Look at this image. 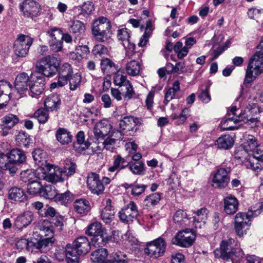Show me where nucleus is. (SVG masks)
Masks as SVG:
<instances>
[{
    "instance_id": "f257e3e1",
    "label": "nucleus",
    "mask_w": 263,
    "mask_h": 263,
    "mask_svg": "<svg viewBox=\"0 0 263 263\" xmlns=\"http://www.w3.org/2000/svg\"><path fill=\"white\" fill-rule=\"evenodd\" d=\"M61 59L55 54L48 55L37 62L36 70L47 77H52L58 72L60 83H67L68 78L74 74L73 68L68 63L61 65Z\"/></svg>"
},
{
    "instance_id": "f03ea898",
    "label": "nucleus",
    "mask_w": 263,
    "mask_h": 263,
    "mask_svg": "<svg viewBox=\"0 0 263 263\" xmlns=\"http://www.w3.org/2000/svg\"><path fill=\"white\" fill-rule=\"evenodd\" d=\"M91 249L90 242L84 236L77 238L72 244L65 247V254L67 263H78L79 256L86 254Z\"/></svg>"
},
{
    "instance_id": "7ed1b4c3",
    "label": "nucleus",
    "mask_w": 263,
    "mask_h": 263,
    "mask_svg": "<svg viewBox=\"0 0 263 263\" xmlns=\"http://www.w3.org/2000/svg\"><path fill=\"white\" fill-rule=\"evenodd\" d=\"M263 209V204L259 203L251 206L247 213L239 212L235 217L234 228L236 234L240 237L244 234V229L251 225V218L259 215Z\"/></svg>"
},
{
    "instance_id": "20e7f679",
    "label": "nucleus",
    "mask_w": 263,
    "mask_h": 263,
    "mask_svg": "<svg viewBox=\"0 0 263 263\" xmlns=\"http://www.w3.org/2000/svg\"><path fill=\"white\" fill-rule=\"evenodd\" d=\"M262 73H263V50H258L249 60L243 84L250 83Z\"/></svg>"
},
{
    "instance_id": "39448f33",
    "label": "nucleus",
    "mask_w": 263,
    "mask_h": 263,
    "mask_svg": "<svg viewBox=\"0 0 263 263\" xmlns=\"http://www.w3.org/2000/svg\"><path fill=\"white\" fill-rule=\"evenodd\" d=\"M111 27L110 21L106 17L101 16L93 22L92 33L98 41L104 42L112 34Z\"/></svg>"
},
{
    "instance_id": "423d86ee",
    "label": "nucleus",
    "mask_w": 263,
    "mask_h": 263,
    "mask_svg": "<svg viewBox=\"0 0 263 263\" xmlns=\"http://www.w3.org/2000/svg\"><path fill=\"white\" fill-rule=\"evenodd\" d=\"M263 111V109L256 103L249 104L243 112L239 113L238 118L235 121H241L242 123L255 126L259 121V115Z\"/></svg>"
},
{
    "instance_id": "0eeeda50",
    "label": "nucleus",
    "mask_w": 263,
    "mask_h": 263,
    "mask_svg": "<svg viewBox=\"0 0 263 263\" xmlns=\"http://www.w3.org/2000/svg\"><path fill=\"white\" fill-rule=\"evenodd\" d=\"M243 163L247 168L258 172L263 169V147L258 146L252 153L245 157Z\"/></svg>"
},
{
    "instance_id": "6e6552de",
    "label": "nucleus",
    "mask_w": 263,
    "mask_h": 263,
    "mask_svg": "<svg viewBox=\"0 0 263 263\" xmlns=\"http://www.w3.org/2000/svg\"><path fill=\"white\" fill-rule=\"evenodd\" d=\"M35 235L34 234L33 237L28 239H22L18 240L16 243L17 248L20 250L25 249L29 251H32L33 249H36L41 252H46V249L50 245V241H40L36 239Z\"/></svg>"
},
{
    "instance_id": "1a4fd4ad",
    "label": "nucleus",
    "mask_w": 263,
    "mask_h": 263,
    "mask_svg": "<svg viewBox=\"0 0 263 263\" xmlns=\"http://www.w3.org/2000/svg\"><path fill=\"white\" fill-rule=\"evenodd\" d=\"M231 172V167H220L213 174L211 182L212 186L217 189H224L229 184L230 180V174Z\"/></svg>"
},
{
    "instance_id": "9d476101",
    "label": "nucleus",
    "mask_w": 263,
    "mask_h": 263,
    "mask_svg": "<svg viewBox=\"0 0 263 263\" xmlns=\"http://www.w3.org/2000/svg\"><path fill=\"white\" fill-rule=\"evenodd\" d=\"M166 248V243L165 239L159 237L147 243L144 249V253L151 257L157 258L164 255Z\"/></svg>"
},
{
    "instance_id": "9b49d317",
    "label": "nucleus",
    "mask_w": 263,
    "mask_h": 263,
    "mask_svg": "<svg viewBox=\"0 0 263 263\" xmlns=\"http://www.w3.org/2000/svg\"><path fill=\"white\" fill-rule=\"evenodd\" d=\"M196 239V235L190 229L178 232L172 239V243L181 247L187 248L192 246Z\"/></svg>"
},
{
    "instance_id": "f8f14e48",
    "label": "nucleus",
    "mask_w": 263,
    "mask_h": 263,
    "mask_svg": "<svg viewBox=\"0 0 263 263\" xmlns=\"http://www.w3.org/2000/svg\"><path fill=\"white\" fill-rule=\"evenodd\" d=\"M139 215L138 207L133 201H130L119 212V216L121 221L127 223L133 221L134 219H136Z\"/></svg>"
},
{
    "instance_id": "ddd939ff",
    "label": "nucleus",
    "mask_w": 263,
    "mask_h": 263,
    "mask_svg": "<svg viewBox=\"0 0 263 263\" xmlns=\"http://www.w3.org/2000/svg\"><path fill=\"white\" fill-rule=\"evenodd\" d=\"M143 123L141 118L133 116H124L120 120L119 126L121 131L136 133L138 130L136 126H140Z\"/></svg>"
},
{
    "instance_id": "4468645a",
    "label": "nucleus",
    "mask_w": 263,
    "mask_h": 263,
    "mask_svg": "<svg viewBox=\"0 0 263 263\" xmlns=\"http://www.w3.org/2000/svg\"><path fill=\"white\" fill-rule=\"evenodd\" d=\"M20 121L18 117L14 114H8L1 119L0 129L1 135L6 136L12 133V128Z\"/></svg>"
},
{
    "instance_id": "2eb2a0df",
    "label": "nucleus",
    "mask_w": 263,
    "mask_h": 263,
    "mask_svg": "<svg viewBox=\"0 0 263 263\" xmlns=\"http://www.w3.org/2000/svg\"><path fill=\"white\" fill-rule=\"evenodd\" d=\"M234 243L235 240L232 238L222 240L219 248L214 251L215 257L226 261H229L230 255L235 248Z\"/></svg>"
},
{
    "instance_id": "dca6fc26",
    "label": "nucleus",
    "mask_w": 263,
    "mask_h": 263,
    "mask_svg": "<svg viewBox=\"0 0 263 263\" xmlns=\"http://www.w3.org/2000/svg\"><path fill=\"white\" fill-rule=\"evenodd\" d=\"M87 184L92 194L99 195L103 193L104 186L98 174L92 172L88 174Z\"/></svg>"
},
{
    "instance_id": "f3484780",
    "label": "nucleus",
    "mask_w": 263,
    "mask_h": 263,
    "mask_svg": "<svg viewBox=\"0 0 263 263\" xmlns=\"http://www.w3.org/2000/svg\"><path fill=\"white\" fill-rule=\"evenodd\" d=\"M20 9L27 17L36 16L40 10L39 4L33 0H27L20 5Z\"/></svg>"
},
{
    "instance_id": "a211bd4d",
    "label": "nucleus",
    "mask_w": 263,
    "mask_h": 263,
    "mask_svg": "<svg viewBox=\"0 0 263 263\" xmlns=\"http://www.w3.org/2000/svg\"><path fill=\"white\" fill-rule=\"evenodd\" d=\"M45 79L43 76H37L35 80H31L29 83V89H28V95L33 98L43 93L45 89Z\"/></svg>"
},
{
    "instance_id": "6ab92c4d",
    "label": "nucleus",
    "mask_w": 263,
    "mask_h": 263,
    "mask_svg": "<svg viewBox=\"0 0 263 263\" xmlns=\"http://www.w3.org/2000/svg\"><path fill=\"white\" fill-rule=\"evenodd\" d=\"M28 75L25 72L18 74L15 80L14 87L17 92L20 95L24 94L28 91V87L30 82Z\"/></svg>"
},
{
    "instance_id": "aec40b11",
    "label": "nucleus",
    "mask_w": 263,
    "mask_h": 263,
    "mask_svg": "<svg viewBox=\"0 0 263 263\" xmlns=\"http://www.w3.org/2000/svg\"><path fill=\"white\" fill-rule=\"evenodd\" d=\"M26 158L24 152L18 148L13 149L8 153V159H9L10 163L15 168L14 170V174L17 171L18 165L24 163Z\"/></svg>"
},
{
    "instance_id": "412c9836",
    "label": "nucleus",
    "mask_w": 263,
    "mask_h": 263,
    "mask_svg": "<svg viewBox=\"0 0 263 263\" xmlns=\"http://www.w3.org/2000/svg\"><path fill=\"white\" fill-rule=\"evenodd\" d=\"M209 210L202 208L193 212V225L195 228L201 229L206 223L209 215Z\"/></svg>"
},
{
    "instance_id": "4be33fe9",
    "label": "nucleus",
    "mask_w": 263,
    "mask_h": 263,
    "mask_svg": "<svg viewBox=\"0 0 263 263\" xmlns=\"http://www.w3.org/2000/svg\"><path fill=\"white\" fill-rule=\"evenodd\" d=\"M40 230L41 232L40 234L41 236H37L36 239L39 241L47 240L50 241V245L46 249V252L49 250L54 242L55 239L53 237V231L50 226H45L42 223L40 226Z\"/></svg>"
},
{
    "instance_id": "5701e85b",
    "label": "nucleus",
    "mask_w": 263,
    "mask_h": 263,
    "mask_svg": "<svg viewBox=\"0 0 263 263\" xmlns=\"http://www.w3.org/2000/svg\"><path fill=\"white\" fill-rule=\"evenodd\" d=\"M76 142L73 144L74 149L78 153H82L88 149L91 143L88 139L85 140V134L83 131H79L76 136Z\"/></svg>"
},
{
    "instance_id": "b1692460",
    "label": "nucleus",
    "mask_w": 263,
    "mask_h": 263,
    "mask_svg": "<svg viewBox=\"0 0 263 263\" xmlns=\"http://www.w3.org/2000/svg\"><path fill=\"white\" fill-rule=\"evenodd\" d=\"M115 209L110 198L105 199V206L101 214V219L106 224L110 223L115 217Z\"/></svg>"
},
{
    "instance_id": "393cba45",
    "label": "nucleus",
    "mask_w": 263,
    "mask_h": 263,
    "mask_svg": "<svg viewBox=\"0 0 263 263\" xmlns=\"http://www.w3.org/2000/svg\"><path fill=\"white\" fill-rule=\"evenodd\" d=\"M223 210L226 214L233 215L237 211L239 202L235 196L232 195L227 196L223 199Z\"/></svg>"
},
{
    "instance_id": "a878e982",
    "label": "nucleus",
    "mask_w": 263,
    "mask_h": 263,
    "mask_svg": "<svg viewBox=\"0 0 263 263\" xmlns=\"http://www.w3.org/2000/svg\"><path fill=\"white\" fill-rule=\"evenodd\" d=\"M33 219V214L30 211H26L18 215L15 219L14 226L18 229H22L29 225Z\"/></svg>"
},
{
    "instance_id": "bb28decb",
    "label": "nucleus",
    "mask_w": 263,
    "mask_h": 263,
    "mask_svg": "<svg viewBox=\"0 0 263 263\" xmlns=\"http://www.w3.org/2000/svg\"><path fill=\"white\" fill-rule=\"evenodd\" d=\"M33 41V38L30 36L19 34L14 42V47L17 49H29Z\"/></svg>"
},
{
    "instance_id": "cd10ccee",
    "label": "nucleus",
    "mask_w": 263,
    "mask_h": 263,
    "mask_svg": "<svg viewBox=\"0 0 263 263\" xmlns=\"http://www.w3.org/2000/svg\"><path fill=\"white\" fill-rule=\"evenodd\" d=\"M74 211L81 215H86L91 210L89 202L85 198H80L73 202Z\"/></svg>"
},
{
    "instance_id": "c85d7f7f",
    "label": "nucleus",
    "mask_w": 263,
    "mask_h": 263,
    "mask_svg": "<svg viewBox=\"0 0 263 263\" xmlns=\"http://www.w3.org/2000/svg\"><path fill=\"white\" fill-rule=\"evenodd\" d=\"M118 39L122 41V45L125 49H134L135 45L130 40V31L127 28H122L118 31Z\"/></svg>"
},
{
    "instance_id": "c756f323",
    "label": "nucleus",
    "mask_w": 263,
    "mask_h": 263,
    "mask_svg": "<svg viewBox=\"0 0 263 263\" xmlns=\"http://www.w3.org/2000/svg\"><path fill=\"white\" fill-rule=\"evenodd\" d=\"M234 139L230 135H223L219 137L215 141V145L220 149H229L234 145Z\"/></svg>"
},
{
    "instance_id": "7c9ffc66",
    "label": "nucleus",
    "mask_w": 263,
    "mask_h": 263,
    "mask_svg": "<svg viewBox=\"0 0 263 263\" xmlns=\"http://www.w3.org/2000/svg\"><path fill=\"white\" fill-rule=\"evenodd\" d=\"M61 104V100L60 97L56 93H52L49 95L44 101V105L46 108L51 111L59 110Z\"/></svg>"
},
{
    "instance_id": "2f4dec72",
    "label": "nucleus",
    "mask_w": 263,
    "mask_h": 263,
    "mask_svg": "<svg viewBox=\"0 0 263 263\" xmlns=\"http://www.w3.org/2000/svg\"><path fill=\"white\" fill-rule=\"evenodd\" d=\"M76 163L70 159H66L64 162V166L62 168L57 167L59 173L63 174L67 177L73 175L77 170Z\"/></svg>"
},
{
    "instance_id": "473e14b6",
    "label": "nucleus",
    "mask_w": 263,
    "mask_h": 263,
    "mask_svg": "<svg viewBox=\"0 0 263 263\" xmlns=\"http://www.w3.org/2000/svg\"><path fill=\"white\" fill-rule=\"evenodd\" d=\"M47 33L51 37L49 41L50 46L53 49H62L63 42L61 39V34L57 28H54L48 30Z\"/></svg>"
},
{
    "instance_id": "72a5a7b5",
    "label": "nucleus",
    "mask_w": 263,
    "mask_h": 263,
    "mask_svg": "<svg viewBox=\"0 0 263 263\" xmlns=\"http://www.w3.org/2000/svg\"><path fill=\"white\" fill-rule=\"evenodd\" d=\"M180 90V83L178 81H175L172 87L165 88L164 89V100L163 103L165 105H167L168 103L175 99L176 96V93Z\"/></svg>"
},
{
    "instance_id": "f704fd0d",
    "label": "nucleus",
    "mask_w": 263,
    "mask_h": 263,
    "mask_svg": "<svg viewBox=\"0 0 263 263\" xmlns=\"http://www.w3.org/2000/svg\"><path fill=\"white\" fill-rule=\"evenodd\" d=\"M111 126L107 121L98 123L93 128V133L97 138H104L110 132Z\"/></svg>"
},
{
    "instance_id": "c9c22d12",
    "label": "nucleus",
    "mask_w": 263,
    "mask_h": 263,
    "mask_svg": "<svg viewBox=\"0 0 263 263\" xmlns=\"http://www.w3.org/2000/svg\"><path fill=\"white\" fill-rule=\"evenodd\" d=\"M9 199L12 200L24 202L27 200L24 191L21 187L14 186L11 187L8 191Z\"/></svg>"
},
{
    "instance_id": "e433bc0d",
    "label": "nucleus",
    "mask_w": 263,
    "mask_h": 263,
    "mask_svg": "<svg viewBox=\"0 0 263 263\" xmlns=\"http://www.w3.org/2000/svg\"><path fill=\"white\" fill-rule=\"evenodd\" d=\"M123 139L122 134L121 132H115L113 135L108 136L103 142L104 148L109 151H113L115 149L116 141Z\"/></svg>"
},
{
    "instance_id": "4c0bfd02",
    "label": "nucleus",
    "mask_w": 263,
    "mask_h": 263,
    "mask_svg": "<svg viewBox=\"0 0 263 263\" xmlns=\"http://www.w3.org/2000/svg\"><path fill=\"white\" fill-rule=\"evenodd\" d=\"M129 162H127L125 158H122L121 155H118L114 156L113 165L108 169L110 172L117 171L119 172L121 170L124 169L128 166Z\"/></svg>"
},
{
    "instance_id": "58836bf2",
    "label": "nucleus",
    "mask_w": 263,
    "mask_h": 263,
    "mask_svg": "<svg viewBox=\"0 0 263 263\" xmlns=\"http://www.w3.org/2000/svg\"><path fill=\"white\" fill-rule=\"evenodd\" d=\"M33 158L35 163L39 165H43L44 163H45V167L47 171L50 172L51 169L53 168V165L46 163V154L43 151L40 149H35L33 152Z\"/></svg>"
},
{
    "instance_id": "ea45409f",
    "label": "nucleus",
    "mask_w": 263,
    "mask_h": 263,
    "mask_svg": "<svg viewBox=\"0 0 263 263\" xmlns=\"http://www.w3.org/2000/svg\"><path fill=\"white\" fill-rule=\"evenodd\" d=\"M173 220L175 223L182 227L189 226L190 223V220L186 213L181 209L175 212Z\"/></svg>"
},
{
    "instance_id": "a19ab883",
    "label": "nucleus",
    "mask_w": 263,
    "mask_h": 263,
    "mask_svg": "<svg viewBox=\"0 0 263 263\" xmlns=\"http://www.w3.org/2000/svg\"><path fill=\"white\" fill-rule=\"evenodd\" d=\"M56 139L62 145L67 144L71 142L72 136L70 133L64 128H59L55 134Z\"/></svg>"
},
{
    "instance_id": "79ce46f5",
    "label": "nucleus",
    "mask_w": 263,
    "mask_h": 263,
    "mask_svg": "<svg viewBox=\"0 0 263 263\" xmlns=\"http://www.w3.org/2000/svg\"><path fill=\"white\" fill-rule=\"evenodd\" d=\"M91 260L94 263H102L107 259L108 252L105 248L98 249L91 253Z\"/></svg>"
},
{
    "instance_id": "37998d69",
    "label": "nucleus",
    "mask_w": 263,
    "mask_h": 263,
    "mask_svg": "<svg viewBox=\"0 0 263 263\" xmlns=\"http://www.w3.org/2000/svg\"><path fill=\"white\" fill-rule=\"evenodd\" d=\"M153 31L152 24V21L149 20L146 22L145 32L141 37L140 39L138 46L140 47H144L148 42L149 39Z\"/></svg>"
},
{
    "instance_id": "c03bdc74",
    "label": "nucleus",
    "mask_w": 263,
    "mask_h": 263,
    "mask_svg": "<svg viewBox=\"0 0 263 263\" xmlns=\"http://www.w3.org/2000/svg\"><path fill=\"white\" fill-rule=\"evenodd\" d=\"M161 199V194L155 193L147 196L143 200V205L147 208L151 209L157 205Z\"/></svg>"
},
{
    "instance_id": "a18cd8bd",
    "label": "nucleus",
    "mask_w": 263,
    "mask_h": 263,
    "mask_svg": "<svg viewBox=\"0 0 263 263\" xmlns=\"http://www.w3.org/2000/svg\"><path fill=\"white\" fill-rule=\"evenodd\" d=\"M73 199V194L70 191H67L64 193L59 194L57 192L54 201L62 205H66L71 202Z\"/></svg>"
},
{
    "instance_id": "49530a36",
    "label": "nucleus",
    "mask_w": 263,
    "mask_h": 263,
    "mask_svg": "<svg viewBox=\"0 0 263 263\" xmlns=\"http://www.w3.org/2000/svg\"><path fill=\"white\" fill-rule=\"evenodd\" d=\"M11 165L8 159V154L5 155L3 153H0V167L4 170L8 171L9 174L12 176L14 175L15 168Z\"/></svg>"
},
{
    "instance_id": "de8ad7c7",
    "label": "nucleus",
    "mask_w": 263,
    "mask_h": 263,
    "mask_svg": "<svg viewBox=\"0 0 263 263\" xmlns=\"http://www.w3.org/2000/svg\"><path fill=\"white\" fill-rule=\"evenodd\" d=\"M103 232L102 224L99 222H94L87 226L85 230V234L88 236L93 237L101 234Z\"/></svg>"
},
{
    "instance_id": "09e8293b",
    "label": "nucleus",
    "mask_w": 263,
    "mask_h": 263,
    "mask_svg": "<svg viewBox=\"0 0 263 263\" xmlns=\"http://www.w3.org/2000/svg\"><path fill=\"white\" fill-rule=\"evenodd\" d=\"M256 139L252 135H249L246 139V141L244 143L243 148L245 154L252 152L256 149L258 146Z\"/></svg>"
},
{
    "instance_id": "8fccbe9b",
    "label": "nucleus",
    "mask_w": 263,
    "mask_h": 263,
    "mask_svg": "<svg viewBox=\"0 0 263 263\" xmlns=\"http://www.w3.org/2000/svg\"><path fill=\"white\" fill-rule=\"evenodd\" d=\"M109 240V236L104 233L98 234L93 237L91 241L93 245L96 247H102L105 246Z\"/></svg>"
},
{
    "instance_id": "3c124183",
    "label": "nucleus",
    "mask_w": 263,
    "mask_h": 263,
    "mask_svg": "<svg viewBox=\"0 0 263 263\" xmlns=\"http://www.w3.org/2000/svg\"><path fill=\"white\" fill-rule=\"evenodd\" d=\"M58 191L53 185L48 184L42 187L40 196L49 199H54Z\"/></svg>"
},
{
    "instance_id": "603ef678",
    "label": "nucleus",
    "mask_w": 263,
    "mask_h": 263,
    "mask_svg": "<svg viewBox=\"0 0 263 263\" xmlns=\"http://www.w3.org/2000/svg\"><path fill=\"white\" fill-rule=\"evenodd\" d=\"M237 118H238V116L223 119L221 122V128L223 130H231L236 128L233 124L240 123V125H242L243 123L241 121H235Z\"/></svg>"
},
{
    "instance_id": "864d4df0",
    "label": "nucleus",
    "mask_w": 263,
    "mask_h": 263,
    "mask_svg": "<svg viewBox=\"0 0 263 263\" xmlns=\"http://www.w3.org/2000/svg\"><path fill=\"white\" fill-rule=\"evenodd\" d=\"M125 69L129 75L131 76H137L139 74L140 71L139 63L135 60H132L127 63Z\"/></svg>"
},
{
    "instance_id": "5fc2aeb1",
    "label": "nucleus",
    "mask_w": 263,
    "mask_h": 263,
    "mask_svg": "<svg viewBox=\"0 0 263 263\" xmlns=\"http://www.w3.org/2000/svg\"><path fill=\"white\" fill-rule=\"evenodd\" d=\"M244 259V253L239 248H234L230 255V258L228 261L232 263H240Z\"/></svg>"
},
{
    "instance_id": "6e6d98bb",
    "label": "nucleus",
    "mask_w": 263,
    "mask_h": 263,
    "mask_svg": "<svg viewBox=\"0 0 263 263\" xmlns=\"http://www.w3.org/2000/svg\"><path fill=\"white\" fill-rule=\"evenodd\" d=\"M21 180L27 184L39 179V177L36 175V173L32 170H27L22 172L20 174Z\"/></svg>"
},
{
    "instance_id": "4d7b16f0",
    "label": "nucleus",
    "mask_w": 263,
    "mask_h": 263,
    "mask_svg": "<svg viewBox=\"0 0 263 263\" xmlns=\"http://www.w3.org/2000/svg\"><path fill=\"white\" fill-rule=\"evenodd\" d=\"M190 110L187 108H184L182 109L180 114H172L171 118L173 120H176L175 123L177 125H181L184 123L187 117L190 116Z\"/></svg>"
},
{
    "instance_id": "13d9d810",
    "label": "nucleus",
    "mask_w": 263,
    "mask_h": 263,
    "mask_svg": "<svg viewBox=\"0 0 263 263\" xmlns=\"http://www.w3.org/2000/svg\"><path fill=\"white\" fill-rule=\"evenodd\" d=\"M85 30L84 24L78 20L74 21L70 28L69 31L75 36H79L84 32Z\"/></svg>"
},
{
    "instance_id": "bf43d9fd",
    "label": "nucleus",
    "mask_w": 263,
    "mask_h": 263,
    "mask_svg": "<svg viewBox=\"0 0 263 263\" xmlns=\"http://www.w3.org/2000/svg\"><path fill=\"white\" fill-rule=\"evenodd\" d=\"M128 166L134 175H142L144 173V164L142 161L129 162Z\"/></svg>"
},
{
    "instance_id": "052dcab7",
    "label": "nucleus",
    "mask_w": 263,
    "mask_h": 263,
    "mask_svg": "<svg viewBox=\"0 0 263 263\" xmlns=\"http://www.w3.org/2000/svg\"><path fill=\"white\" fill-rule=\"evenodd\" d=\"M111 257L113 263H129L130 260L126 254L120 251L112 253Z\"/></svg>"
},
{
    "instance_id": "680f3d73",
    "label": "nucleus",
    "mask_w": 263,
    "mask_h": 263,
    "mask_svg": "<svg viewBox=\"0 0 263 263\" xmlns=\"http://www.w3.org/2000/svg\"><path fill=\"white\" fill-rule=\"evenodd\" d=\"M82 81V77L79 73H76L68 78L69 89L74 91L80 87Z\"/></svg>"
},
{
    "instance_id": "e2e57ef3",
    "label": "nucleus",
    "mask_w": 263,
    "mask_h": 263,
    "mask_svg": "<svg viewBox=\"0 0 263 263\" xmlns=\"http://www.w3.org/2000/svg\"><path fill=\"white\" fill-rule=\"evenodd\" d=\"M34 117L40 123L44 124L49 119L48 111L46 108H39L34 112Z\"/></svg>"
},
{
    "instance_id": "0e129e2a",
    "label": "nucleus",
    "mask_w": 263,
    "mask_h": 263,
    "mask_svg": "<svg viewBox=\"0 0 263 263\" xmlns=\"http://www.w3.org/2000/svg\"><path fill=\"white\" fill-rule=\"evenodd\" d=\"M42 189V185L39 181V179L34 180L32 182L27 184V192L31 195H40Z\"/></svg>"
},
{
    "instance_id": "69168bd1",
    "label": "nucleus",
    "mask_w": 263,
    "mask_h": 263,
    "mask_svg": "<svg viewBox=\"0 0 263 263\" xmlns=\"http://www.w3.org/2000/svg\"><path fill=\"white\" fill-rule=\"evenodd\" d=\"M56 171H58L57 167L53 169V172L49 173L46 174L44 176L45 179L52 183L63 182L64 181V178L62 176L63 174L60 173V175H58L55 173Z\"/></svg>"
},
{
    "instance_id": "338daca9",
    "label": "nucleus",
    "mask_w": 263,
    "mask_h": 263,
    "mask_svg": "<svg viewBox=\"0 0 263 263\" xmlns=\"http://www.w3.org/2000/svg\"><path fill=\"white\" fill-rule=\"evenodd\" d=\"M122 96L125 100H130L135 94V91L130 82L121 88Z\"/></svg>"
},
{
    "instance_id": "774afa93",
    "label": "nucleus",
    "mask_w": 263,
    "mask_h": 263,
    "mask_svg": "<svg viewBox=\"0 0 263 263\" xmlns=\"http://www.w3.org/2000/svg\"><path fill=\"white\" fill-rule=\"evenodd\" d=\"M58 214L59 213L56 212L55 210L51 206H47L40 212V215L42 217L51 218V219Z\"/></svg>"
}]
</instances>
